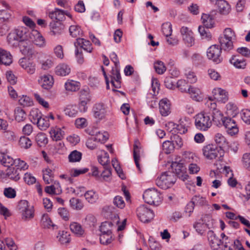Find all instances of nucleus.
Returning <instances> with one entry per match:
<instances>
[{"mask_svg": "<svg viewBox=\"0 0 250 250\" xmlns=\"http://www.w3.org/2000/svg\"><path fill=\"white\" fill-rule=\"evenodd\" d=\"M69 31L70 36L73 38H77L78 36H82L83 34L81 27L76 25H71L69 27Z\"/></svg>", "mask_w": 250, "mask_h": 250, "instance_id": "obj_38", "label": "nucleus"}, {"mask_svg": "<svg viewBox=\"0 0 250 250\" xmlns=\"http://www.w3.org/2000/svg\"><path fill=\"white\" fill-rule=\"evenodd\" d=\"M41 112L38 109H35L31 111L30 113V117L32 119V122L33 123H37L38 121L42 117Z\"/></svg>", "mask_w": 250, "mask_h": 250, "instance_id": "obj_62", "label": "nucleus"}, {"mask_svg": "<svg viewBox=\"0 0 250 250\" xmlns=\"http://www.w3.org/2000/svg\"><path fill=\"white\" fill-rule=\"evenodd\" d=\"M195 125L197 129L201 131H207L212 125V120L208 113L201 112L194 117Z\"/></svg>", "mask_w": 250, "mask_h": 250, "instance_id": "obj_4", "label": "nucleus"}, {"mask_svg": "<svg viewBox=\"0 0 250 250\" xmlns=\"http://www.w3.org/2000/svg\"><path fill=\"white\" fill-rule=\"evenodd\" d=\"M201 20L206 28H211L214 24V16L211 14H203Z\"/></svg>", "mask_w": 250, "mask_h": 250, "instance_id": "obj_24", "label": "nucleus"}, {"mask_svg": "<svg viewBox=\"0 0 250 250\" xmlns=\"http://www.w3.org/2000/svg\"><path fill=\"white\" fill-rule=\"evenodd\" d=\"M65 15L71 17L67 11L59 8H55V11L48 12V16L52 20L50 23L51 35H60L63 32L64 25L62 21L65 20Z\"/></svg>", "mask_w": 250, "mask_h": 250, "instance_id": "obj_1", "label": "nucleus"}, {"mask_svg": "<svg viewBox=\"0 0 250 250\" xmlns=\"http://www.w3.org/2000/svg\"><path fill=\"white\" fill-rule=\"evenodd\" d=\"M15 118L18 122L23 121L25 119V112L21 107H18L15 109Z\"/></svg>", "mask_w": 250, "mask_h": 250, "instance_id": "obj_40", "label": "nucleus"}, {"mask_svg": "<svg viewBox=\"0 0 250 250\" xmlns=\"http://www.w3.org/2000/svg\"><path fill=\"white\" fill-rule=\"evenodd\" d=\"M169 125L173 126V129H176L175 132H177V133L183 134H185L188 131V129L181 123L177 125L173 122H170L169 123Z\"/></svg>", "mask_w": 250, "mask_h": 250, "instance_id": "obj_47", "label": "nucleus"}, {"mask_svg": "<svg viewBox=\"0 0 250 250\" xmlns=\"http://www.w3.org/2000/svg\"><path fill=\"white\" fill-rule=\"evenodd\" d=\"M31 32L25 27H20L14 32L9 34L7 41L11 45L18 46L19 42L29 41Z\"/></svg>", "mask_w": 250, "mask_h": 250, "instance_id": "obj_2", "label": "nucleus"}, {"mask_svg": "<svg viewBox=\"0 0 250 250\" xmlns=\"http://www.w3.org/2000/svg\"><path fill=\"white\" fill-rule=\"evenodd\" d=\"M159 110L163 116H167L170 113V104L168 99H163L160 101Z\"/></svg>", "mask_w": 250, "mask_h": 250, "instance_id": "obj_19", "label": "nucleus"}, {"mask_svg": "<svg viewBox=\"0 0 250 250\" xmlns=\"http://www.w3.org/2000/svg\"><path fill=\"white\" fill-rule=\"evenodd\" d=\"M154 67L156 72L159 74H163L166 70V67L163 62L158 61L154 63Z\"/></svg>", "mask_w": 250, "mask_h": 250, "instance_id": "obj_52", "label": "nucleus"}, {"mask_svg": "<svg viewBox=\"0 0 250 250\" xmlns=\"http://www.w3.org/2000/svg\"><path fill=\"white\" fill-rule=\"evenodd\" d=\"M136 211L138 217L144 223L150 222L154 217L153 211L148 208L145 205L139 206Z\"/></svg>", "mask_w": 250, "mask_h": 250, "instance_id": "obj_7", "label": "nucleus"}, {"mask_svg": "<svg viewBox=\"0 0 250 250\" xmlns=\"http://www.w3.org/2000/svg\"><path fill=\"white\" fill-rule=\"evenodd\" d=\"M172 171L175 175L183 181L188 179V175L186 172V168L182 163L176 162H172L171 165Z\"/></svg>", "mask_w": 250, "mask_h": 250, "instance_id": "obj_9", "label": "nucleus"}, {"mask_svg": "<svg viewBox=\"0 0 250 250\" xmlns=\"http://www.w3.org/2000/svg\"><path fill=\"white\" fill-rule=\"evenodd\" d=\"M195 206H204L208 204V202L206 198L199 195L194 196L191 200Z\"/></svg>", "mask_w": 250, "mask_h": 250, "instance_id": "obj_42", "label": "nucleus"}, {"mask_svg": "<svg viewBox=\"0 0 250 250\" xmlns=\"http://www.w3.org/2000/svg\"><path fill=\"white\" fill-rule=\"evenodd\" d=\"M41 224L42 227L44 228H50L51 227H52L53 229H54L56 226L53 224L48 215L46 214H43L42 216L41 221Z\"/></svg>", "mask_w": 250, "mask_h": 250, "instance_id": "obj_39", "label": "nucleus"}, {"mask_svg": "<svg viewBox=\"0 0 250 250\" xmlns=\"http://www.w3.org/2000/svg\"><path fill=\"white\" fill-rule=\"evenodd\" d=\"M170 140L174 144L176 148H179L183 146V141L181 137L177 134H174L170 137Z\"/></svg>", "mask_w": 250, "mask_h": 250, "instance_id": "obj_60", "label": "nucleus"}, {"mask_svg": "<svg viewBox=\"0 0 250 250\" xmlns=\"http://www.w3.org/2000/svg\"><path fill=\"white\" fill-rule=\"evenodd\" d=\"M176 180V175L172 172L168 171L163 172L156 179V184L161 188L166 189L172 187Z\"/></svg>", "mask_w": 250, "mask_h": 250, "instance_id": "obj_3", "label": "nucleus"}, {"mask_svg": "<svg viewBox=\"0 0 250 250\" xmlns=\"http://www.w3.org/2000/svg\"><path fill=\"white\" fill-rule=\"evenodd\" d=\"M111 234L102 233L100 237V243L105 245L110 244L113 240Z\"/></svg>", "mask_w": 250, "mask_h": 250, "instance_id": "obj_44", "label": "nucleus"}, {"mask_svg": "<svg viewBox=\"0 0 250 250\" xmlns=\"http://www.w3.org/2000/svg\"><path fill=\"white\" fill-rule=\"evenodd\" d=\"M187 93H189L191 98L193 100L197 102L202 100L201 91L198 88L190 85L188 88Z\"/></svg>", "mask_w": 250, "mask_h": 250, "instance_id": "obj_25", "label": "nucleus"}, {"mask_svg": "<svg viewBox=\"0 0 250 250\" xmlns=\"http://www.w3.org/2000/svg\"><path fill=\"white\" fill-rule=\"evenodd\" d=\"M203 153L206 158L212 160L218 157L222 158L224 155L223 149L218 148L214 145L209 144L203 147Z\"/></svg>", "mask_w": 250, "mask_h": 250, "instance_id": "obj_5", "label": "nucleus"}, {"mask_svg": "<svg viewBox=\"0 0 250 250\" xmlns=\"http://www.w3.org/2000/svg\"><path fill=\"white\" fill-rule=\"evenodd\" d=\"M0 162L2 165L8 167H10V166L15 165V160H14L12 157L7 155H3L2 159L0 160Z\"/></svg>", "mask_w": 250, "mask_h": 250, "instance_id": "obj_45", "label": "nucleus"}, {"mask_svg": "<svg viewBox=\"0 0 250 250\" xmlns=\"http://www.w3.org/2000/svg\"><path fill=\"white\" fill-rule=\"evenodd\" d=\"M228 112L233 117H235L238 113L236 105L232 103H229L226 105Z\"/></svg>", "mask_w": 250, "mask_h": 250, "instance_id": "obj_57", "label": "nucleus"}, {"mask_svg": "<svg viewBox=\"0 0 250 250\" xmlns=\"http://www.w3.org/2000/svg\"><path fill=\"white\" fill-rule=\"evenodd\" d=\"M92 112L95 118L99 120L104 119L106 113L105 104L103 103H96L93 106Z\"/></svg>", "mask_w": 250, "mask_h": 250, "instance_id": "obj_14", "label": "nucleus"}, {"mask_svg": "<svg viewBox=\"0 0 250 250\" xmlns=\"http://www.w3.org/2000/svg\"><path fill=\"white\" fill-rule=\"evenodd\" d=\"M98 160L99 163L103 166V167L106 166H110L109 155L106 152L104 151V155L99 156Z\"/></svg>", "mask_w": 250, "mask_h": 250, "instance_id": "obj_51", "label": "nucleus"}, {"mask_svg": "<svg viewBox=\"0 0 250 250\" xmlns=\"http://www.w3.org/2000/svg\"><path fill=\"white\" fill-rule=\"evenodd\" d=\"M222 125L225 126L227 132L231 136L234 135L239 132V128L235 121L230 117H225Z\"/></svg>", "mask_w": 250, "mask_h": 250, "instance_id": "obj_10", "label": "nucleus"}, {"mask_svg": "<svg viewBox=\"0 0 250 250\" xmlns=\"http://www.w3.org/2000/svg\"><path fill=\"white\" fill-rule=\"evenodd\" d=\"M46 118L47 117H45V118L42 117L37 122L36 124L40 129L45 130L49 127L50 125L49 122Z\"/></svg>", "mask_w": 250, "mask_h": 250, "instance_id": "obj_49", "label": "nucleus"}, {"mask_svg": "<svg viewBox=\"0 0 250 250\" xmlns=\"http://www.w3.org/2000/svg\"><path fill=\"white\" fill-rule=\"evenodd\" d=\"M12 62V56L10 53L0 48V64L9 65Z\"/></svg>", "mask_w": 250, "mask_h": 250, "instance_id": "obj_22", "label": "nucleus"}, {"mask_svg": "<svg viewBox=\"0 0 250 250\" xmlns=\"http://www.w3.org/2000/svg\"><path fill=\"white\" fill-rule=\"evenodd\" d=\"M177 87L182 92H188V88L190 85H188V83L185 80H179L176 83Z\"/></svg>", "mask_w": 250, "mask_h": 250, "instance_id": "obj_53", "label": "nucleus"}, {"mask_svg": "<svg viewBox=\"0 0 250 250\" xmlns=\"http://www.w3.org/2000/svg\"><path fill=\"white\" fill-rule=\"evenodd\" d=\"M60 236H58L57 237L59 238V241L62 244L68 243L70 241V235L65 231H62V233H59Z\"/></svg>", "mask_w": 250, "mask_h": 250, "instance_id": "obj_58", "label": "nucleus"}, {"mask_svg": "<svg viewBox=\"0 0 250 250\" xmlns=\"http://www.w3.org/2000/svg\"><path fill=\"white\" fill-rule=\"evenodd\" d=\"M114 205L120 208H123L125 207V203L122 197L116 196L113 199Z\"/></svg>", "mask_w": 250, "mask_h": 250, "instance_id": "obj_63", "label": "nucleus"}, {"mask_svg": "<svg viewBox=\"0 0 250 250\" xmlns=\"http://www.w3.org/2000/svg\"><path fill=\"white\" fill-rule=\"evenodd\" d=\"M209 245L212 250H219L222 240L218 237L212 230H209L207 233Z\"/></svg>", "mask_w": 250, "mask_h": 250, "instance_id": "obj_16", "label": "nucleus"}, {"mask_svg": "<svg viewBox=\"0 0 250 250\" xmlns=\"http://www.w3.org/2000/svg\"><path fill=\"white\" fill-rule=\"evenodd\" d=\"M212 92L214 95L217 96V99L222 103H225L229 100L228 92L221 88H215L213 90Z\"/></svg>", "mask_w": 250, "mask_h": 250, "instance_id": "obj_21", "label": "nucleus"}, {"mask_svg": "<svg viewBox=\"0 0 250 250\" xmlns=\"http://www.w3.org/2000/svg\"><path fill=\"white\" fill-rule=\"evenodd\" d=\"M84 196L85 200L90 204L96 203L99 198L98 194L93 190L86 191L84 193Z\"/></svg>", "mask_w": 250, "mask_h": 250, "instance_id": "obj_33", "label": "nucleus"}, {"mask_svg": "<svg viewBox=\"0 0 250 250\" xmlns=\"http://www.w3.org/2000/svg\"><path fill=\"white\" fill-rule=\"evenodd\" d=\"M110 83L115 88L121 87V76L118 66L113 67L108 76Z\"/></svg>", "mask_w": 250, "mask_h": 250, "instance_id": "obj_11", "label": "nucleus"}, {"mask_svg": "<svg viewBox=\"0 0 250 250\" xmlns=\"http://www.w3.org/2000/svg\"><path fill=\"white\" fill-rule=\"evenodd\" d=\"M82 153L76 150L72 151L68 155V160L70 162L75 163L80 162L82 159Z\"/></svg>", "mask_w": 250, "mask_h": 250, "instance_id": "obj_41", "label": "nucleus"}, {"mask_svg": "<svg viewBox=\"0 0 250 250\" xmlns=\"http://www.w3.org/2000/svg\"><path fill=\"white\" fill-rule=\"evenodd\" d=\"M180 32L183 40L188 46H192L194 44V38L193 33L188 27L183 26L181 27Z\"/></svg>", "mask_w": 250, "mask_h": 250, "instance_id": "obj_12", "label": "nucleus"}, {"mask_svg": "<svg viewBox=\"0 0 250 250\" xmlns=\"http://www.w3.org/2000/svg\"><path fill=\"white\" fill-rule=\"evenodd\" d=\"M221 48H220L219 45L214 44L210 46L208 49L207 55L209 60L218 64L221 62L223 59L221 56Z\"/></svg>", "mask_w": 250, "mask_h": 250, "instance_id": "obj_8", "label": "nucleus"}, {"mask_svg": "<svg viewBox=\"0 0 250 250\" xmlns=\"http://www.w3.org/2000/svg\"><path fill=\"white\" fill-rule=\"evenodd\" d=\"M15 165L17 169H19L21 172L28 168V165L24 161L21 160L20 159H15Z\"/></svg>", "mask_w": 250, "mask_h": 250, "instance_id": "obj_56", "label": "nucleus"}, {"mask_svg": "<svg viewBox=\"0 0 250 250\" xmlns=\"http://www.w3.org/2000/svg\"><path fill=\"white\" fill-rule=\"evenodd\" d=\"M20 104L24 106H29L33 104V101L30 98L26 96H23L19 99Z\"/></svg>", "mask_w": 250, "mask_h": 250, "instance_id": "obj_64", "label": "nucleus"}, {"mask_svg": "<svg viewBox=\"0 0 250 250\" xmlns=\"http://www.w3.org/2000/svg\"><path fill=\"white\" fill-rule=\"evenodd\" d=\"M208 28L205 29L204 27L199 26L198 31L203 39L210 40L211 38V35L208 30Z\"/></svg>", "mask_w": 250, "mask_h": 250, "instance_id": "obj_59", "label": "nucleus"}, {"mask_svg": "<svg viewBox=\"0 0 250 250\" xmlns=\"http://www.w3.org/2000/svg\"><path fill=\"white\" fill-rule=\"evenodd\" d=\"M63 133L64 132L59 128L52 129L50 131L51 137L55 141L61 140L63 137Z\"/></svg>", "mask_w": 250, "mask_h": 250, "instance_id": "obj_35", "label": "nucleus"}, {"mask_svg": "<svg viewBox=\"0 0 250 250\" xmlns=\"http://www.w3.org/2000/svg\"><path fill=\"white\" fill-rule=\"evenodd\" d=\"M113 226L111 221H105L101 224L100 230L102 233H112V228Z\"/></svg>", "mask_w": 250, "mask_h": 250, "instance_id": "obj_37", "label": "nucleus"}, {"mask_svg": "<svg viewBox=\"0 0 250 250\" xmlns=\"http://www.w3.org/2000/svg\"><path fill=\"white\" fill-rule=\"evenodd\" d=\"M162 147L163 150L166 154H170L174 151V149L176 148V146L174 144L172 143V141L167 140L163 143Z\"/></svg>", "mask_w": 250, "mask_h": 250, "instance_id": "obj_36", "label": "nucleus"}, {"mask_svg": "<svg viewBox=\"0 0 250 250\" xmlns=\"http://www.w3.org/2000/svg\"><path fill=\"white\" fill-rule=\"evenodd\" d=\"M229 62L232 64L236 68H245L246 66L245 60L244 59H239L236 56H232L229 60Z\"/></svg>", "mask_w": 250, "mask_h": 250, "instance_id": "obj_31", "label": "nucleus"}, {"mask_svg": "<svg viewBox=\"0 0 250 250\" xmlns=\"http://www.w3.org/2000/svg\"><path fill=\"white\" fill-rule=\"evenodd\" d=\"M21 212L22 213V218L25 219L32 218L34 217V210L32 207L24 209Z\"/></svg>", "mask_w": 250, "mask_h": 250, "instance_id": "obj_61", "label": "nucleus"}, {"mask_svg": "<svg viewBox=\"0 0 250 250\" xmlns=\"http://www.w3.org/2000/svg\"><path fill=\"white\" fill-rule=\"evenodd\" d=\"M71 207L75 210H80L83 208V204L81 199L72 198L69 201Z\"/></svg>", "mask_w": 250, "mask_h": 250, "instance_id": "obj_34", "label": "nucleus"}, {"mask_svg": "<svg viewBox=\"0 0 250 250\" xmlns=\"http://www.w3.org/2000/svg\"><path fill=\"white\" fill-rule=\"evenodd\" d=\"M219 41L221 46L220 48L222 50L229 51L233 49V44L232 40L220 37L219 38Z\"/></svg>", "mask_w": 250, "mask_h": 250, "instance_id": "obj_26", "label": "nucleus"}, {"mask_svg": "<svg viewBox=\"0 0 250 250\" xmlns=\"http://www.w3.org/2000/svg\"><path fill=\"white\" fill-rule=\"evenodd\" d=\"M212 122H213L217 126H221L222 125L224 119L225 118V117H224L223 114L220 110L214 112H212Z\"/></svg>", "mask_w": 250, "mask_h": 250, "instance_id": "obj_29", "label": "nucleus"}, {"mask_svg": "<svg viewBox=\"0 0 250 250\" xmlns=\"http://www.w3.org/2000/svg\"><path fill=\"white\" fill-rule=\"evenodd\" d=\"M214 141L219 146L218 148L223 149L228 146V143L225 137L221 133H216L214 136Z\"/></svg>", "mask_w": 250, "mask_h": 250, "instance_id": "obj_32", "label": "nucleus"}, {"mask_svg": "<svg viewBox=\"0 0 250 250\" xmlns=\"http://www.w3.org/2000/svg\"><path fill=\"white\" fill-rule=\"evenodd\" d=\"M19 145L21 147L28 148L31 146L32 143L29 138L25 136H22L20 139Z\"/></svg>", "mask_w": 250, "mask_h": 250, "instance_id": "obj_54", "label": "nucleus"}, {"mask_svg": "<svg viewBox=\"0 0 250 250\" xmlns=\"http://www.w3.org/2000/svg\"><path fill=\"white\" fill-rule=\"evenodd\" d=\"M21 172L15 167H8L6 170V175L10 179L17 181L20 179Z\"/></svg>", "mask_w": 250, "mask_h": 250, "instance_id": "obj_28", "label": "nucleus"}, {"mask_svg": "<svg viewBox=\"0 0 250 250\" xmlns=\"http://www.w3.org/2000/svg\"><path fill=\"white\" fill-rule=\"evenodd\" d=\"M162 31L166 37H168L172 34V25L170 22H167L162 25Z\"/></svg>", "mask_w": 250, "mask_h": 250, "instance_id": "obj_50", "label": "nucleus"}, {"mask_svg": "<svg viewBox=\"0 0 250 250\" xmlns=\"http://www.w3.org/2000/svg\"><path fill=\"white\" fill-rule=\"evenodd\" d=\"M140 148V143L139 141L138 140H136L133 145V158L135 165L138 170L140 172H142L139 164Z\"/></svg>", "mask_w": 250, "mask_h": 250, "instance_id": "obj_20", "label": "nucleus"}, {"mask_svg": "<svg viewBox=\"0 0 250 250\" xmlns=\"http://www.w3.org/2000/svg\"><path fill=\"white\" fill-rule=\"evenodd\" d=\"M30 42L22 41L19 42L20 51L24 55H30L32 54V49L30 46Z\"/></svg>", "mask_w": 250, "mask_h": 250, "instance_id": "obj_27", "label": "nucleus"}, {"mask_svg": "<svg viewBox=\"0 0 250 250\" xmlns=\"http://www.w3.org/2000/svg\"><path fill=\"white\" fill-rule=\"evenodd\" d=\"M36 141L38 146H45L48 143V139L45 134L39 133L35 137Z\"/></svg>", "mask_w": 250, "mask_h": 250, "instance_id": "obj_43", "label": "nucleus"}, {"mask_svg": "<svg viewBox=\"0 0 250 250\" xmlns=\"http://www.w3.org/2000/svg\"><path fill=\"white\" fill-rule=\"evenodd\" d=\"M242 162L243 167L250 171V153H246L243 154Z\"/></svg>", "mask_w": 250, "mask_h": 250, "instance_id": "obj_55", "label": "nucleus"}, {"mask_svg": "<svg viewBox=\"0 0 250 250\" xmlns=\"http://www.w3.org/2000/svg\"><path fill=\"white\" fill-rule=\"evenodd\" d=\"M219 12L222 14L228 15L231 11V7L228 1H216Z\"/></svg>", "mask_w": 250, "mask_h": 250, "instance_id": "obj_23", "label": "nucleus"}, {"mask_svg": "<svg viewBox=\"0 0 250 250\" xmlns=\"http://www.w3.org/2000/svg\"><path fill=\"white\" fill-rule=\"evenodd\" d=\"M74 44L76 49L80 48L88 53H91L93 49L90 42L83 38H78Z\"/></svg>", "mask_w": 250, "mask_h": 250, "instance_id": "obj_15", "label": "nucleus"}, {"mask_svg": "<svg viewBox=\"0 0 250 250\" xmlns=\"http://www.w3.org/2000/svg\"><path fill=\"white\" fill-rule=\"evenodd\" d=\"M91 97L88 91L82 90L80 92L79 109L81 112H85L87 109V104L90 101Z\"/></svg>", "mask_w": 250, "mask_h": 250, "instance_id": "obj_13", "label": "nucleus"}, {"mask_svg": "<svg viewBox=\"0 0 250 250\" xmlns=\"http://www.w3.org/2000/svg\"><path fill=\"white\" fill-rule=\"evenodd\" d=\"M29 42H32L35 44L43 47L45 45V39L41 34L36 30L31 31Z\"/></svg>", "mask_w": 250, "mask_h": 250, "instance_id": "obj_17", "label": "nucleus"}, {"mask_svg": "<svg viewBox=\"0 0 250 250\" xmlns=\"http://www.w3.org/2000/svg\"><path fill=\"white\" fill-rule=\"evenodd\" d=\"M65 87L67 91H76L79 89V83L74 81L67 82L65 83Z\"/></svg>", "mask_w": 250, "mask_h": 250, "instance_id": "obj_46", "label": "nucleus"}, {"mask_svg": "<svg viewBox=\"0 0 250 250\" xmlns=\"http://www.w3.org/2000/svg\"><path fill=\"white\" fill-rule=\"evenodd\" d=\"M55 72L58 76H65L70 73V68L66 64H60L56 67Z\"/></svg>", "mask_w": 250, "mask_h": 250, "instance_id": "obj_30", "label": "nucleus"}, {"mask_svg": "<svg viewBox=\"0 0 250 250\" xmlns=\"http://www.w3.org/2000/svg\"><path fill=\"white\" fill-rule=\"evenodd\" d=\"M39 83L44 89H50L54 83V79L50 75H44L41 76L38 80Z\"/></svg>", "mask_w": 250, "mask_h": 250, "instance_id": "obj_18", "label": "nucleus"}, {"mask_svg": "<svg viewBox=\"0 0 250 250\" xmlns=\"http://www.w3.org/2000/svg\"><path fill=\"white\" fill-rule=\"evenodd\" d=\"M70 229L72 232L79 235H82L83 233L82 226L76 222L71 223L70 225Z\"/></svg>", "mask_w": 250, "mask_h": 250, "instance_id": "obj_48", "label": "nucleus"}, {"mask_svg": "<svg viewBox=\"0 0 250 250\" xmlns=\"http://www.w3.org/2000/svg\"><path fill=\"white\" fill-rule=\"evenodd\" d=\"M143 199L146 203L155 206L158 205L162 200L161 194L154 188L146 190L143 194Z\"/></svg>", "mask_w": 250, "mask_h": 250, "instance_id": "obj_6", "label": "nucleus"}]
</instances>
